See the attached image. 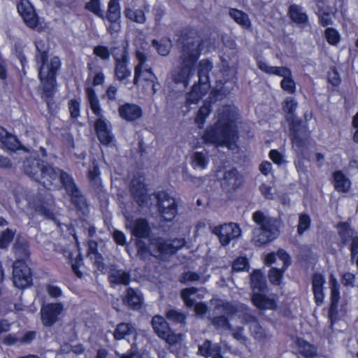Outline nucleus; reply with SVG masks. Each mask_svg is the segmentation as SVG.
I'll return each mask as SVG.
<instances>
[{"label":"nucleus","instance_id":"nucleus-15","mask_svg":"<svg viewBox=\"0 0 358 358\" xmlns=\"http://www.w3.org/2000/svg\"><path fill=\"white\" fill-rule=\"evenodd\" d=\"M212 231L219 237L222 245H228L231 240L238 238L241 234V230L236 223L215 227Z\"/></svg>","mask_w":358,"mask_h":358},{"label":"nucleus","instance_id":"nucleus-30","mask_svg":"<svg viewBox=\"0 0 358 358\" xmlns=\"http://www.w3.org/2000/svg\"><path fill=\"white\" fill-rule=\"evenodd\" d=\"M334 187L339 192H348L350 187V181L341 172L336 171L334 173Z\"/></svg>","mask_w":358,"mask_h":358},{"label":"nucleus","instance_id":"nucleus-4","mask_svg":"<svg viewBox=\"0 0 358 358\" xmlns=\"http://www.w3.org/2000/svg\"><path fill=\"white\" fill-rule=\"evenodd\" d=\"M22 167L26 175L34 180L42 183L47 189H50L52 185L57 186L62 173L64 172L59 168L45 164L36 154L27 156Z\"/></svg>","mask_w":358,"mask_h":358},{"label":"nucleus","instance_id":"nucleus-26","mask_svg":"<svg viewBox=\"0 0 358 358\" xmlns=\"http://www.w3.org/2000/svg\"><path fill=\"white\" fill-rule=\"evenodd\" d=\"M13 249L18 259L17 261L24 262L25 259H28L29 252L28 242L27 240L22 238H17Z\"/></svg>","mask_w":358,"mask_h":358},{"label":"nucleus","instance_id":"nucleus-34","mask_svg":"<svg viewBox=\"0 0 358 358\" xmlns=\"http://www.w3.org/2000/svg\"><path fill=\"white\" fill-rule=\"evenodd\" d=\"M289 15L295 23L305 24L308 21L307 15L302 11V8L298 5L293 4L289 6Z\"/></svg>","mask_w":358,"mask_h":358},{"label":"nucleus","instance_id":"nucleus-56","mask_svg":"<svg viewBox=\"0 0 358 358\" xmlns=\"http://www.w3.org/2000/svg\"><path fill=\"white\" fill-rule=\"evenodd\" d=\"M320 18V22L323 27H327L332 24L331 17L329 13V8H327V10L317 13Z\"/></svg>","mask_w":358,"mask_h":358},{"label":"nucleus","instance_id":"nucleus-12","mask_svg":"<svg viewBox=\"0 0 358 358\" xmlns=\"http://www.w3.org/2000/svg\"><path fill=\"white\" fill-rule=\"evenodd\" d=\"M130 192L137 204L146 206L152 199L153 194H148L145 185V178L141 176H135L131 182Z\"/></svg>","mask_w":358,"mask_h":358},{"label":"nucleus","instance_id":"nucleus-9","mask_svg":"<svg viewBox=\"0 0 358 358\" xmlns=\"http://www.w3.org/2000/svg\"><path fill=\"white\" fill-rule=\"evenodd\" d=\"M287 121L289 122L291 141L293 148L301 152L303 148L307 146L309 134L301 120L296 117L287 116Z\"/></svg>","mask_w":358,"mask_h":358},{"label":"nucleus","instance_id":"nucleus-37","mask_svg":"<svg viewBox=\"0 0 358 358\" xmlns=\"http://www.w3.org/2000/svg\"><path fill=\"white\" fill-rule=\"evenodd\" d=\"M134 331V328L128 323H120L117 325L113 336L115 340L124 339L127 336L131 335Z\"/></svg>","mask_w":358,"mask_h":358},{"label":"nucleus","instance_id":"nucleus-28","mask_svg":"<svg viewBox=\"0 0 358 358\" xmlns=\"http://www.w3.org/2000/svg\"><path fill=\"white\" fill-rule=\"evenodd\" d=\"M296 345L298 348V351L300 354L307 358L314 357L317 356V348L306 341L302 338H298L296 341Z\"/></svg>","mask_w":358,"mask_h":358},{"label":"nucleus","instance_id":"nucleus-21","mask_svg":"<svg viewBox=\"0 0 358 358\" xmlns=\"http://www.w3.org/2000/svg\"><path fill=\"white\" fill-rule=\"evenodd\" d=\"M120 116L127 121H134L142 116L141 108L134 103H124L119 106Z\"/></svg>","mask_w":358,"mask_h":358},{"label":"nucleus","instance_id":"nucleus-53","mask_svg":"<svg viewBox=\"0 0 358 358\" xmlns=\"http://www.w3.org/2000/svg\"><path fill=\"white\" fill-rule=\"evenodd\" d=\"M8 149L10 150H15L18 148L20 142L15 136L9 134L6 138L1 142Z\"/></svg>","mask_w":358,"mask_h":358},{"label":"nucleus","instance_id":"nucleus-22","mask_svg":"<svg viewBox=\"0 0 358 358\" xmlns=\"http://www.w3.org/2000/svg\"><path fill=\"white\" fill-rule=\"evenodd\" d=\"M241 183V175L236 168L226 170L222 181V185L228 190L236 189Z\"/></svg>","mask_w":358,"mask_h":358},{"label":"nucleus","instance_id":"nucleus-33","mask_svg":"<svg viewBox=\"0 0 358 358\" xmlns=\"http://www.w3.org/2000/svg\"><path fill=\"white\" fill-rule=\"evenodd\" d=\"M125 17L129 20L138 24H144L146 22V17L143 10L127 7L124 10Z\"/></svg>","mask_w":358,"mask_h":358},{"label":"nucleus","instance_id":"nucleus-5","mask_svg":"<svg viewBox=\"0 0 358 358\" xmlns=\"http://www.w3.org/2000/svg\"><path fill=\"white\" fill-rule=\"evenodd\" d=\"M256 227L252 230V243L257 247L264 246L275 240L280 234V221L257 210L252 214Z\"/></svg>","mask_w":358,"mask_h":358},{"label":"nucleus","instance_id":"nucleus-42","mask_svg":"<svg viewBox=\"0 0 358 358\" xmlns=\"http://www.w3.org/2000/svg\"><path fill=\"white\" fill-rule=\"evenodd\" d=\"M192 159V164L194 168L199 167L201 169H204L208 163L206 155L201 152H194Z\"/></svg>","mask_w":358,"mask_h":358},{"label":"nucleus","instance_id":"nucleus-20","mask_svg":"<svg viewBox=\"0 0 358 358\" xmlns=\"http://www.w3.org/2000/svg\"><path fill=\"white\" fill-rule=\"evenodd\" d=\"M108 280L113 287L117 285H128L131 280V273L113 266L108 271Z\"/></svg>","mask_w":358,"mask_h":358},{"label":"nucleus","instance_id":"nucleus-51","mask_svg":"<svg viewBox=\"0 0 358 358\" xmlns=\"http://www.w3.org/2000/svg\"><path fill=\"white\" fill-rule=\"evenodd\" d=\"M325 37L329 43L336 45L339 42L340 37L338 31L331 27L325 30Z\"/></svg>","mask_w":358,"mask_h":358},{"label":"nucleus","instance_id":"nucleus-25","mask_svg":"<svg viewBox=\"0 0 358 358\" xmlns=\"http://www.w3.org/2000/svg\"><path fill=\"white\" fill-rule=\"evenodd\" d=\"M250 336L257 341L265 343L271 341L272 335L259 323H253L249 326Z\"/></svg>","mask_w":358,"mask_h":358},{"label":"nucleus","instance_id":"nucleus-52","mask_svg":"<svg viewBox=\"0 0 358 358\" xmlns=\"http://www.w3.org/2000/svg\"><path fill=\"white\" fill-rule=\"evenodd\" d=\"M241 308L243 311L242 317L245 323L248 324L249 326L253 323H258L257 317L250 313V310L248 306L242 305Z\"/></svg>","mask_w":358,"mask_h":358},{"label":"nucleus","instance_id":"nucleus-40","mask_svg":"<svg viewBox=\"0 0 358 358\" xmlns=\"http://www.w3.org/2000/svg\"><path fill=\"white\" fill-rule=\"evenodd\" d=\"M206 93L203 92L201 85L197 86L194 84L192 87V91L187 94L186 103L188 105L197 103L202 95Z\"/></svg>","mask_w":358,"mask_h":358},{"label":"nucleus","instance_id":"nucleus-35","mask_svg":"<svg viewBox=\"0 0 358 358\" xmlns=\"http://www.w3.org/2000/svg\"><path fill=\"white\" fill-rule=\"evenodd\" d=\"M152 45L156 48L157 52L164 57L169 54L172 48V42L167 38H163L159 41L153 39Z\"/></svg>","mask_w":358,"mask_h":358},{"label":"nucleus","instance_id":"nucleus-38","mask_svg":"<svg viewBox=\"0 0 358 358\" xmlns=\"http://www.w3.org/2000/svg\"><path fill=\"white\" fill-rule=\"evenodd\" d=\"M120 7L119 0H110L105 18L108 20H120Z\"/></svg>","mask_w":358,"mask_h":358},{"label":"nucleus","instance_id":"nucleus-2","mask_svg":"<svg viewBox=\"0 0 358 358\" xmlns=\"http://www.w3.org/2000/svg\"><path fill=\"white\" fill-rule=\"evenodd\" d=\"M236 121L234 113L229 107H223L218 111L215 125L205 131L203 140L206 143L234 150L238 138Z\"/></svg>","mask_w":358,"mask_h":358},{"label":"nucleus","instance_id":"nucleus-61","mask_svg":"<svg viewBox=\"0 0 358 358\" xmlns=\"http://www.w3.org/2000/svg\"><path fill=\"white\" fill-rule=\"evenodd\" d=\"M277 255L280 258V259H281L283 262V268L284 270H285L287 268V266H289L291 264V258L289 255L283 249L278 250Z\"/></svg>","mask_w":358,"mask_h":358},{"label":"nucleus","instance_id":"nucleus-54","mask_svg":"<svg viewBox=\"0 0 358 358\" xmlns=\"http://www.w3.org/2000/svg\"><path fill=\"white\" fill-rule=\"evenodd\" d=\"M37 210L48 219H54L53 208L52 203H43L38 207Z\"/></svg>","mask_w":358,"mask_h":358},{"label":"nucleus","instance_id":"nucleus-59","mask_svg":"<svg viewBox=\"0 0 358 358\" xmlns=\"http://www.w3.org/2000/svg\"><path fill=\"white\" fill-rule=\"evenodd\" d=\"M271 74L278 75L280 76L283 77V78H285L286 77H291L292 72L288 68L285 67V66H280V67L273 66V69H272Z\"/></svg>","mask_w":358,"mask_h":358},{"label":"nucleus","instance_id":"nucleus-14","mask_svg":"<svg viewBox=\"0 0 358 358\" xmlns=\"http://www.w3.org/2000/svg\"><path fill=\"white\" fill-rule=\"evenodd\" d=\"M116 49L117 48H113L111 50L115 62V76L118 80L123 81L129 78L131 74V71L127 67L129 55L124 48L120 50V54L114 52Z\"/></svg>","mask_w":358,"mask_h":358},{"label":"nucleus","instance_id":"nucleus-60","mask_svg":"<svg viewBox=\"0 0 358 358\" xmlns=\"http://www.w3.org/2000/svg\"><path fill=\"white\" fill-rule=\"evenodd\" d=\"M69 105L71 117L76 118L78 117L80 114V104L78 101L71 99L70 100Z\"/></svg>","mask_w":358,"mask_h":358},{"label":"nucleus","instance_id":"nucleus-6","mask_svg":"<svg viewBox=\"0 0 358 358\" xmlns=\"http://www.w3.org/2000/svg\"><path fill=\"white\" fill-rule=\"evenodd\" d=\"M85 92L90 108L93 113L98 117L94 124L97 137L101 143L108 145L112 142L113 136L109 125L103 117L99 100L94 90L92 87H87Z\"/></svg>","mask_w":358,"mask_h":358},{"label":"nucleus","instance_id":"nucleus-48","mask_svg":"<svg viewBox=\"0 0 358 358\" xmlns=\"http://www.w3.org/2000/svg\"><path fill=\"white\" fill-rule=\"evenodd\" d=\"M284 271V268L282 270H279L276 268H271L268 273V279L270 282L274 285H279Z\"/></svg>","mask_w":358,"mask_h":358},{"label":"nucleus","instance_id":"nucleus-45","mask_svg":"<svg viewBox=\"0 0 358 358\" xmlns=\"http://www.w3.org/2000/svg\"><path fill=\"white\" fill-rule=\"evenodd\" d=\"M310 224V218L306 214H301L299 216V224L297 226V232L299 235H302L306 231Z\"/></svg>","mask_w":358,"mask_h":358},{"label":"nucleus","instance_id":"nucleus-10","mask_svg":"<svg viewBox=\"0 0 358 358\" xmlns=\"http://www.w3.org/2000/svg\"><path fill=\"white\" fill-rule=\"evenodd\" d=\"M237 309L230 303H224L217 306L215 313L217 315L209 317L210 323L215 329L220 331H234L229 320L236 314Z\"/></svg>","mask_w":358,"mask_h":358},{"label":"nucleus","instance_id":"nucleus-17","mask_svg":"<svg viewBox=\"0 0 358 358\" xmlns=\"http://www.w3.org/2000/svg\"><path fill=\"white\" fill-rule=\"evenodd\" d=\"M212 69L213 64L208 59H203L199 63V85L201 86L203 92H207L210 89L209 73Z\"/></svg>","mask_w":358,"mask_h":358},{"label":"nucleus","instance_id":"nucleus-19","mask_svg":"<svg viewBox=\"0 0 358 358\" xmlns=\"http://www.w3.org/2000/svg\"><path fill=\"white\" fill-rule=\"evenodd\" d=\"M329 284L331 288V305L328 314L329 317L332 321L333 317L337 313L338 303L340 299V285L333 274L330 275Z\"/></svg>","mask_w":358,"mask_h":358},{"label":"nucleus","instance_id":"nucleus-58","mask_svg":"<svg viewBox=\"0 0 358 358\" xmlns=\"http://www.w3.org/2000/svg\"><path fill=\"white\" fill-rule=\"evenodd\" d=\"M200 280V275L193 271H187L182 273L181 282L185 283L187 282H195Z\"/></svg>","mask_w":358,"mask_h":358},{"label":"nucleus","instance_id":"nucleus-49","mask_svg":"<svg viewBox=\"0 0 358 358\" xmlns=\"http://www.w3.org/2000/svg\"><path fill=\"white\" fill-rule=\"evenodd\" d=\"M182 335L180 334H176L171 329L164 335V337L161 338L165 340V341L170 345H173L178 343L182 340Z\"/></svg>","mask_w":358,"mask_h":358},{"label":"nucleus","instance_id":"nucleus-23","mask_svg":"<svg viewBox=\"0 0 358 358\" xmlns=\"http://www.w3.org/2000/svg\"><path fill=\"white\" fill-rule=\"evenodd\" d=\"M122 301L130 308L138 310L141 308L143 296L138 289L129 287L127 289V294Z\"/></svg>","mask_w":358,"mask_h":358},{"label":"nucleus","instance_id":"nucleus-13","mask_svg":"<svg viewBox=\"0 0 358 358\" xmlns=\"http://www.w3.org/2000/svg\"><path fill=\"white\" fill-rule=\"evenodd\" d=\"M13 280L15 287L24 289L31 285V269L24 262L15 261L13 263Z\"/></svg>","mask_w":358,"mask_h":358},{"label":"nucleus","instance_id":"nucleus-29","mask_svg":"<svg viewBox=\"0 0 358 358\" xmlns=\"http://www.w3.org/2000/svg\"><path fill=\"white\" fill-rule=\"evenodd\" d=\"M166 318L169 322L175 324H180V326H185L187 315L175 308H170L166 311Z\"/></svg>","mask_w":358,"mask_h":358},{"label":"nucleus","instance_id":"nucleus-55","mask_svg":"<svg viewBox=\"0 0 358 358\" xmlns=\"http://www.w3.org/2000/svg\"><path fill=\"white\" fill-rule=\"evenodd\" d=\"M93 52L95 55L100 57L103 60H106L110 57V51L108 48L103 45L95 46L93 49Z\"/></svg>","mask_w":358,"mask_h":358},{"label":"nucleus","instance_id":"nucleus-3","mask_svg":"<svg viewBox=\"0 0 358 358\" xmlns=\"http://www.w3.org/2000/svg\"><path fill=\"white\" fill-rule=\"evenodd\" d=\"M142 239L136 238L135 243L137 255L143 260H145L148 255L158 259L173 255L185 244V241L182 238L165 239L162 237H151L148 245Z\"/></svg>","mask_w":358,"mask_h":358},{"label":"nucleus","instance_id":"nucleus-8","mask_svg":"<svg viewBox=\"0 0 358 358\" xmlns=\"http://www.w3.org/2000/svg\"><path fill=\"white\" fill-rule=\"evenodd\" d=\"M59 182L62 184L66 193L71 196V203L75 206L76 209L83 215L86 214L88 211L86 199L76 185L73 178L64 171L62 173Z\"/></svg>","mask_w":358,"mask_h":358},{"label":"nucleus","instance_id":"nucleus-11","mask_svg":"<svg viewBox=\"0 0 358 358\" xmlns=\"http://www.w3.org/2000/svg\"><path fill=\"white\" fill-rule=\"evenodd\" d=\"M156 200L159 213L166 221H171L177 213V205L173 198L165 192L153 194Z\"/></svg>","mask_w":358,"mask_h":358},{"label":"nucleus","instance_id":"nucleus-47","mask_svg":"<svg viewBox=\"0 0 358 358\" xmlns=\"http://www.w3.org/2000/svg\"><path fill=\"white\" fill-rule=\"evenodd\" d=\"M249 263L248 260L245 257H238L232 264V270L234 271H241L244 270H248Z\"/></svg>","mask_w":358,"mask_h":358},{"label":"nucleus","instance_id":"nucleus-32","mask_svg":"<svg viewBox=\"0 0 358 358\" xmlns=\"http://www.w3.org/2000/svg\"><path fill=\"white\" fill-rule=\"evenodd\" d=\"M229 14L236 23L243 28L248 29L250 27L251 22L247 13L236 8H231Z\"/></svg>","mask_w":358,"mask_h":358},{"label":"nucleus","instance_id":"nucleus-18","mask_svg":"<svg viewBox=\"0 0 358 358\" xmlns=\"http://www.w3.org/2000/svg\"><path fill=\"white\" fill-rule=\"evenodd\" d=\"M17 11L29 27L34 28L38 24V17L33 6L29 1L21 2L17 5Z\"/></svg>","mask_w":358,"mask_h":358},{"label":"nucleus","instance_id":"nucleus-62","mask_svg":"<svg viewBox=\"0 0 358 358\" xmlns=\"http://www.w3.org/2000/svg\"><path fill=\"white\" fill-rule=\"evenodd\" d=\"M117 94V88L114 85H110L103 95V98H107L108 101H115Z\"/></svg>","mask_w":358,"mask_h":358},{"label":"nucleus","instance_id":"nucleus-27","mask_svg":"<svg viewBox=\"0 0 358 358\" xmlns=\"http://www.w3.org/2000/svg\"><path fill=\"white\" fill-rule=\"evenodd\" d=\"M152 326L155 334L159 337H164L171 329L169 323L160 315H155L152 319Z\"/></svg>","mask_w":358,"mask_h":358},{"label":"nucleus","instance_id":"nucleus-46","mask_svg":"<svg viewBox=\"0 0 358 358\" xmlns=\"http://www.w3.org/2000/svg\"><path fill=\"white\" fill-rule=\"evenodd\" d=\"M13 237L14 232L12 230L9 229L4 230L0 237V248L3 249L6 248L12 241Z\"/></svg>","mask_w":358,"mask_h":358},{"label":"nucleus","instance_id":"nucleus-43","mask_svg":"<svg viewBox=\"0 0 358 358\" xmlns=\"http://www.w3.org/2000/svg\"><path fill=\"white\" fill-rule=\"evenodd\" d=\"M296 107L297 102L294 99L288 97L285 100L282 108L285 113H286V118L289 115L292 117H296L294 111Z\"/></svg>","mask_w":358,"mask_h":358},{"label":"nucleus","instance_id":"nucleus-31","mask_svg":"<svg viewBox=\"0 0 358 358\" xmlns=\"http://www.w3.org/2000/svg\"><path fill=\"white\" fill-rule=\"evenodd\" d=\"M253 304L259 309H274L275 301L259 293H255L252 296Z\"/></svg>","mask_w":358,"mask_h":358},{"label":"nucleus","instance_id":"nucleus-39","mask_svg":"<svg viewBox=\"0 0 358 358\" xmlns=\"http://www.w3.org/2000/svg\"><path fill=\"white\" fill-rule=\"evenodd\" d=\"M35 45L38 55L36 56V60L38 64L41 65H47L48 61V48L45 47V43L43 41H37L35 42Z\"/></svg>","mask_w":358,"mask_h":358},{"label":"nucleus","instance_id":"nucleus-63","mask_svg":"<svg viewBox=\"0 0 358 358\" xmlns=\"http://www.w3.org/2000/svg\"><path fill=\"white\" fill-rule=\"evenodd\" d=\"M110 24L108 27L107 31L110 34L118 33L121 30L120 20H108Z\"/></svg>","mask_w":358,"mask_h":358},{"label":"nucleus","instance_id":"nucleus-1","mask_svg":"<svg viewBox=\"0 0 358 358\" xmlns=\"http://www.w3.org/2000/svg\"><path fill=\"white\" fill-rule=\"evenodd\" d=\"M177 42L180 45L179 65L171 70L170 78L178 85L179 91H184L195 73V64L200 55L201 43L198 37L188 34L186 31H181Z\"/></svg>","mask_w":358,"mask_h":358},{"label":"nucleus","instance_id":"nucleus-50","mask_svg":"<svg viewBox=\"0 0 358 358\" xmlns=\"http://www.w3.org/2000/svg\"><path fill=\"white\" fill-rule=\"evenodd\" d=\"M213 349H214V345H212V342L206 340L202 345L199 346V353L205 357H208L213 354Z\"/></svg>","mask_w":358,"mask_h":358},{"label":"nucleus","instance_id":"nucleus-44","mask_svg":"<svg viewBox=\"0 0 358 358\" xmlns=\"http://www.w3.org/2000/svg\"><path fill=\"white\" fill-rule=\"evenodd\" d=\"M211 111V106L209 103H205L203 106H201L198 113L196 117V122L200 124L204 122L205 118L209 115Z\"/></svg>","mask_w":358,"mask_h":358},{"label":"nucleus","instance_id":"nucleus-57","mask_svg":"<svg viewBox=\"0 0 358 358\" xmlns=\"http://www.w3.org/2000/svg\"><path fill=\"white\" fill-rule=\"evenodd\" d=\"M282 88L289 93H294L295 91V83L291 77L283 78L280 83Z\"/></svg>","mask_w":358,"mask_h":358},{"label":"nucleus","instance_id":"nucleus-7","mask_svg":"<svg viewBox=\"0 0 358 358\" xmlns=\"http://www.w3.org/2000/svg\"><path fill=\"white\" fill-rule=\"evenodd\" d=\"M61 62L57 57L51 59L50 64L41 65L38 69V78L43 84V94L42 97L45 100L48 106L50 104L55 87V75L60 69Z\"/></svg>","mask_w":358,"mask_h":358},{"label":"nucleus","instance_id":"nucleus-36","mask_svg":"<svg viewBox=\"0 0 358 358\" xmlns=\"http://www.w3.org/2000/svg\"><path fill=\"white\" fill-rule=\"evenodd\" d=\"M250 285L253 291L262 292L266 287V280L260 271H255L250 275Z\"/></svg>","mask_w":358,"mask_h":358},{"label":"nucleus","instance_id":"nucleus-24","mask_svg":"<svg viewBox=\"0 0 358 358\" xmlns=\"http://www.w3.org/2000/svg\"><path fill=\"white\" fill-rule=\"evenodd\" d=\"M150 234V228L146 220L138 218L136 220L131 228V234L136 238H147Z\"/></svg>","mask_w":358,"mask_h":358},{"label":"nucleus","instance_id":"nucleus-41","mask_svg":"<svg viewBox=\"0 0 358 358\" xmlns=\"http://www.w3.org/2000/svg\"><path fill=\"white\" fill-rule=\"evenodd\" d=\"M85 8L101 19H105L103 10L101 8V0H90L85 3Z\"/></svg>","mask_w":358,"mask_h":358},{"label":"nucleus","instance_id":"nucleus-64","mask_svg":"<svg viewBox=\"0 0 358 358\" xmlns=\"http://www.w3.org/2000/svg\"><path fill=\"white\" fill-rule=\"evenodd\" d=\"M325 282L324 276L320 273H315L312 278L313 287H323Z\"/></svg>","mask_w":358,"mask_h":358},{"label":"nucleus","instance_id":"nucleus-16","mask_svg":"<svg viewBox=\"0 0 358 358\" xmlns=\"http://www.w3.org/2000/svg\"><path fill=\"white\" fill-rule=\"evenodd\" d=\"M64 306L61 303H51L43 305L41 310L43 324L51 327L61 319Z\"/></svg>","mask_w":358,"mask_h":358}]
</instances>
